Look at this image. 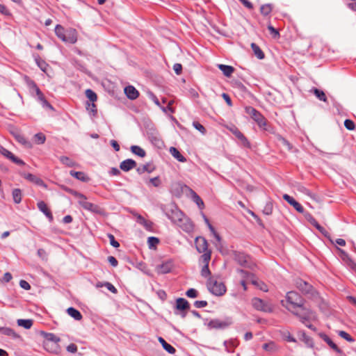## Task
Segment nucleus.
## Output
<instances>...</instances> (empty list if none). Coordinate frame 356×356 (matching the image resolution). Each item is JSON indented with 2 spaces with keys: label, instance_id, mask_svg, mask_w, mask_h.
<instances>
[{
  "label": "nucleus",
  "instance_id": "obj_37",
  "mask_svg": "<svg viewBox=\"0 0 356 356\" xmlns=\"http://www.w3.org/2000/svg\"><path fill=\"white\" fill-rule=\"evenodd\" d=\"M251 47L254 51V55L259 59H263L264 58V54L262 50L254 43H252Z\"/></svg>",
  "mask_w": 356,
  "mask_h": 356
},
{
  "label": "nucleus",
  "instance_id": "obj_55",
  "mask_svg": "<svg viewBox=\"0 0 356 356\" xmlns=\"http://www.w3.org/2000/svg\"><path fill=\"white\" fill-rule=\"evenodd\" d=\"M339 334L342 338L345 339L346 340H347L348 341H353V339L350 337V335L349 334H348L347 332H346L345 331H340L339 332Z\"/></svg>",
  "mask_w": 356,
  "mask_h": 356
},
{
  "label": "nucleus",
  "instance_id": "obj_53",
  "mask_svg": "<svg viewBox=\"0 0 356 356\" xmlns=\"http://www.w3.org/2000/svg\"><path fill=\"white\" fill-rule=\"evenodd\" d=\"M313 225L315 226V227L319 230L323 235L326 236L327 234V232L326 231V229L323 227L322 226H321L316 221H314V222L313 223Z\"/></svg>",
  "mask_w": 356,
  "mask_h": 356
},
{
  "label": "nucleus",
  "instance_id": "obj_57",
  "mask_svg": "<svg viewBox=\"0 0 356 356\" xmlns=\"http://www.w3.org/2000/svg\"><path fill=\"white\" fill-rule=\"evenodd\" d=\"M149 182L155 187H157L161 184V180L158 177L150 179Z\"/></svg>",
  "mask_w": 356,
  "mask_h": 356
},
{
  "label": "nucleus",
  "instance_id": "obj_5",
  "mask_svg": "<svg viewBox=\"0 0 356 356\" xmlns=\"http://www.w3.org/2000/svg\"><path fill=\"white\" fill-rule=\"evenodd\" d=\"M207 287L210 292L218 296L224 295L227 291L224 282L215 277H209L207 282Z\"/></svg>",
  "mask_w": 356,
  "mask_h": 356
},
{
  "label": "nucleus",
  "instance_id": "obj_7",
  "mask_svg": "<svg viewBox=\"0 0 356 356\" xmlns=\"http://www.w3.org/2000/svg\"><path fill=\"white\" fill-rule=\"evenodd\" d=\"M29 86L31 92L33 93H35L38 100H40L42 103L43 106L47 107L52 111L54 110V107L46 99L44 94L42 92V91L40 90V88L38 87V86L34 81H30L29 83Z\"/></svg>",
  "mask_w": 356,
  "mask_h": 356
},
{
  "label": "nucleus",
  "instance_id": "obj_63",
  "mask_svg": "<svg viewBox=\"0 0 356 356\" xmlns=\"http://www.w3.org/2000/svg\"><path fill=\"white\" fill-rule=\"evenodd\" d=\"M111 145L116 152H118L120 150V145L118 143L116 140H112L111 141Z\"/></svg>",
  "mask_w": 356,
  "mask_h": 356
},
{
  "label": "nucleus",
  "instance_id": "obj_1",
  "mask_svg": "<svg viewBox=\"0 0 356 356\" xmlns=\"http://www.w3.org/2000/svg\"><path fill=\"white\" fill-rule=\"evenodd\" d=\"M167 215L175 224L183 229L189 231L192 229V224L188 221L185 215L177 207L172 209L168 212Z\"/></svg>",
  "mask_w": 356,
  "mask_h": 356
},
{
  "label": "nucleus",
  "instance_id": "obj_14",
  "mask_svg": "<svg viewBox=\"0 0 356 356\" xmlns=\"http://www.w3.org/2000/svg\"><path fill=\"white\" fill-rule=\"evenodd\" d=\"M230 325L228 321H222L220 319L211 320L208 323V327L211 329H224Z\"/></svg>",
  "mask_w": 356,
  "mask_h": 356
},
{
  "label": "nucleus",
  "instance_id": "obj_9",
  "mask_svg": "<svg viewBox=\"0 0 356 356\" xmlns=\"http://www.w3.org/2000/svg\"><path fill=\"white\" fill-rule=\"evenodd\" d=\"M211 252H206L204 254H202V255L200 258V261L203 264L202 268L201 270V275L202 276L204 277H211V273L209 268V264L211 261Z\"/></svg>",
  "mask_w": 356,
  "mask_h": 356
},
{
  "label": "nucleus",
  "instance_id": "obj_30",
  "mask_svg": "<svg viewBox=\"0 0 356 356\" xmlns=\"http://www.w3.org/2000/svg\"><path fill=\"white\" fill-rule=\"evenodd\" d=\"M67 313L73 318H74L76 321H81L83 318L82 314L80 313L79 311L74 309V307H69L67 309Z\"/></svg>",
  "mask_w": 356,
  "mask_h": 356
},
{
  "label": "nucleus",
  "instance_id": "obj_23",
  "mask_svg": "<svg viewBox=\"0 0 356 356\" xmlns=\"http://www.w3.org/2000/svg\"><path fill=\"white\" fill-rule=\"evenodd\" d=\"M136 166V163L132 159H127L120 163V169L124 172H127Z\"/></svg>",
  "mask_w": 356,
  "mask_h": 356
},
{
  "label": "nucleus",
  "instance_id": "obj_34",
  "mask_svg": "<svg viewBox=\"0 0 356 356\" xmlns=\"http://www.w3.org/2000/svg\"><path fill=\"white\" fill-rule=\"evenodd\" d=\"M85 94L88 101L87 102H96L97 101V94L91 89H87L85 91Z\"/></svg>",
  "mask_w": 356,
  "mask_h": 356
},
{
  "label": "nucleus",
  "instance_id": "obj_47",
  "mask_svg": "<svg viewBox=\"0 0 356 356\" xmlns=\"http://www.w3.org/2000/svg\"><path fill=\"white\" fill-rule=\"evenodd\" d=\"M238 140L240 141L241 144L245 147H247V148H250L251 147V145H250V143L249 142V140H248V138L244 136V134H243L240 138L238 139Z\"/></svg>",
  "mask_w": 356,
  "mask_h": 356
},
{
  "label": "nucleus",
  "instance_id": "obj_41",
  "mask_svg": "<svg viewBox=\"0 0 356 356\" xmlns=\"http://www.w3.org/2000/svg\"><path fill=\"white\" fill-rule=\"evenodd\" d=\"M272 10L273 7L271 4H265L260 8L261 13L264 16L268 15L272 12Z\"/></svg>",
  "mask_w": 356,
  "mask_h": 356
},
{
  "label": "nucleus",
  "instance_id": "obj_13",
  "mask_svg": "<svg viewBox=\"0 0 356 356\" xmlns=\"http://www.w3.org/2000/svg\"><path fill=\"white\" fill-rule=\"evenodd\" d=\"M37 206L38 209L45 215L49 222H52L54 220L52 212L46 202L44 201H39Z\"/></svg>",
  "mask_w": 356,
  "mask_h": 356
},
{
  "label": "nucleus",
  "instance_id": "obj_26",
  "mask_svg": "<svg viewBox=\"0 0 356 356\" xmlns=\"http://www.w3.org/2000/svg\"><path fill=\"white\" fill-rule=\"evenodd\" d=\"M70 175L76 179L83 182H87L90 180L89 177L83 172H75L72 170L70 171Z\"/></svg>",
  "mask_w": 356,
  "mask_h": 356
},
{
  "label": "nucleus",
  "instance_id": "obj_42",
  "mask_svg": "<svg viewBox=\"0 0 356 356\" xmlns=\"http://www.w3.org/2000/svg\"><path fill=\"white\" fill-rule=\"evenodd\" d=\"M60 161L63 164H65L69 167H73V166L76 165V163L74 160L71 159L70 158H69L67 156H62L60 158Z\"/></svg>",
  "mask_w": 356,
  "mask_h": 356
},
{
  "label": "nucleus",
  "instance_id": "obj_10",
  "mask_svg": "<svg viewBox=\"0 0 356 356\" xmlns=\"http://www.w3.org/2000/svg\"><path fill=\"white\" fill-rule=\"evenodd\" d=\"M0 154L15 164L19 165H25V163L22 160L15 156L11 152L3 147H0Z\"/></svg>",
  "mask_w": 356,
  "mask_h": 356
},
{
  "label": "nucleus",
  "instance_id": "obj_21",
  "mask_svg": "<svg viewBox=\"0 0 356 356\" xmlns=\"http://www.w3.org/2000/svg\"><path fill=\"white\" fill-rule=\"evenodd\" d=\"M40 334L44 338V342H49V343H59L60 339L58 337L56 336L53 333H48L45 332L44 331H42L40 332Z\"/></svg>",
  "mask_w": 356,
  "mask_h": 356
},
{
  "label": "nucleus",
  "instance_id": "obj_25",
  "mask_svg": "<svg viewBox=\"0 0 356 356\" xmlns=\"http://www.w3.org/2000/svg\"><path fill=\"white\" fill-rule=\"evenodd\" d=\"M170 153L172 156L175 158L179 162H186V159L180 153V152L174 147H171L169 149Z\"/></svg>",
  "mask_w": 356,
  "mask_h": 356
},
{
  "label": "nucleus",
  "instance_id": "obj_64",
  "mask_svg": "<svg viewBox=\"0 0 356 356\" xmlns=\"http://www.w3.org/2000/svg\"><path fill=\"white\" fill-rule=\"evenodd\" d=\"M348 7L352 10L356 11V0L348 4Z\"/></svg>",
  "mask_w": 356,
  "mask_h": 356
},
{
  "label": "nucleus",
  "instance_id": "obj_45",
  "mask_svg": "<svg viewBox=\"0 0 356 356\" xmlns=\"http://www.w3.org/2000/svg\"><path fill=\"white\" fill-rule=\"evenodd\" d=\"M15 139L19 143L24 145H29V142L26 140V138L24 136H22L19 134H17L15 136Z\"/></svg>",
  "mask_w": 356,
  "mask_h": 356
},
{
  "label": "nucleus",
  "instance_id": "obj_61",
  "mask_svg": "<svg viewBox=\"0 0 356 356\" xmlns=\"http://www.w3.org/2000/svg\"><path fill=\"white\" fill-rule=\"evenodd\" d=\"M164 349L170 354H174L176 352L175 348L169 343L167 344Z\"/></svg>",
  "mask_w": 356,
  "mask_h": 356
},
{
  "label": "nucleus",
  "instance_id": "obj_59",
  "mask_svg": "<svg viewBox=\"0 0 356 356\" xmlns=\"http://www.w3.org/2000/svg\"><path fill=\"white\" fill-rule=\"evenodd\" d=\"M20 286L25 289V290H29L31 289L30 284L25 280H21L19 282Z\"/></svg>",
  "mask_w": 356,
  "mask_h": 356
},
{
  "label": "nucleus",
  "instance_id": "obj_31",
  "mask_svg": "<svg viewBox=\"0 0 356 356\" xmlns=\"http://www.w3.org/2000/svg\"><path fill=\"white\" fill-rule=\"evenodd\" d=\"M321 337L334 351L339 353L341 352V349L332 341V339L328 336L323 334L321 336Z\"/></svg>",
  "mask_w": 356,
  "mask_h": 356
},
{
  "label": "nucleus",
  "instance_id": "obj_3",
  "mask_svg": "<svg viewBox=\"0 0 356 356\" xmlns=\"http://www.w3.org/2000/svg\"><path fill=\"white\" fill-rule=\"evenodd\" d=\"M245 111L261 129L264 131L270 129V124L259 111L252 106H246Z\"/></svg>",
  "mask_w": 356,
  "mask_h": 356
},
{
  "label": "nucleus",
  "instance_id": "obj_50",
  "mask_svg": "<svg viewBox=\"0 0 356 356\" xmlns=\"http://www.w3.org/2000/svg\"><path fill=\"white\" fill-rule=\"evenodd\" d=\"M137 170H138V172L139 173H143V172H144L145 171H147V172H150L152 171V168H151L150 165L147 164V165H144L141 168H138Z\"/></svg>",
  "mask_w": 356,
  "mask_h": 356
},
{
  "label": "nucleus",
  "instance_id": "obj_44",
  "mask_svg": "<svg viewBox=\"0 0 356 356\" xmlns=\"http://www.w3.org/2000/svg\"><path fill=\"white\" fill-rule=\"evenodd\" d=\"M227 129L231 131L236 138L238 140L240 137L243 134L236 127L232 126L230 127H227Z\"/></svg>",
  "mask_w": 356,
  "mask_h": 356
},
{
  "label": "nucleus",
  "instance_id": "obj_52",
  "mask_svg": "<svg viewBox=\"0 0 356 356\" xmlns=\"http://www.w3.org/2000/svg\"><path fill=\"white\" fill-rule=\"evenodd\" d=\"M108 238H109V240H110V243H111V244L113 247H115V248H118V247L120 246V243H119L117 241H115V237H114V236H113V234H109L108 235Z\"/></svg>",
  "mask_w": 356,
  "mask_h": 356
},
{
  "label": "nucleus",
  "instance_id": "obj_36",
  "mask_svg": "<svg viewBox=\"0 0 356 356\" xmlns=\"http://www.w3.org/2000/svg\"><path fill=\"white\" fill-rule=\"evenodd\" d=\"M46 141V136L42 133H38L33 136V142L35 144L41 145L44 144Z\"/></svg>",
  "mask_w": 356,
  "mask_h": 356
},
{
  "label": "nucleus",
  "instance_id": "obj_11",
  "mask_svg": "<svg viewBox=\"0 0 356 356\" xmlns=\"http://www.w3.org/2000/svg\"><path fill=\"white\" fill-rule=\"evenodd\" d=\"M176 309L180 311L181 316L184 317L190 309V305L186 299L179 298L176 300Z\"/></svg>",
  "mask_w": 356,
  "mask_h": 356
},
{
  "label": "nucleus",
  "instance_id": "obj_16",
  "mask_svg": "<svg viewBox=\"0 0 356 356\" xmlns=\"http://www.w3.org/2000/svg\"><path fill=\"white\" fill-rule=\"evenodd\" d=\"M251 278V284L263 291H268V286L263 281L259 280L255 275H248Z\"/></svg>",
  "mask_w": 356,
  "mask_h": 356
},
{
  "label": "nucleus",
  "instance_id": "obj_18",
  "mask_svg": "<svg viewBox=\"0 0 356 356\" xmlns=\"http://www.w3.org/2000/svg\"><path fill=\"white\" fill-rule=\"evenodd\" d=\"M43 346L44 349L51 353L58 354L60 351L59 343H57L44 342Z\"/></svg>",
  "mask_w": 356,
  "mask_h": 356
},
{
  "label": "nucleus",
  "instance_id": "obj_15",
  "mask_svg": "<svg viewBox=\"0 0 356 356\" xmlns=\"http://www.w3.org/2000/svg\"><path fill=\"white\" fill-rule=\"evenodd\" d=\"M173 267L172 262L171 261H167L163 262L161 264L158 265L156 267V270L159 274H165L172 270Z\"/></svg>",
  "mask_w": 356,
  "mask_h": 356
},
{
  "label": "nucleus",
  "instance_id": "obj_38",
  "mask_svg": "<svg viewBox=\"0 0 356 356\" xmlns=\"http://www.w3.org/2000/svg\"><path fill=\"white\" fill-rule=\"evenodd\" d=\"M132 153L136 154L140 157H145L146 155L145 151L139 146L133 145L131 147Z\"/></svg>",
  "mask_w": 356,
  "mask_h": 356
},
{
  "label": "nucleus",
  "instance_id": "obj_4",
  "mask_svg": "<svg viewBox=\"0 0 356 356\" xmlns=\"http://www.w3.org/2000/svg\"><path fill=\"white\" fill-rule=\"evenodd\" d=\"M70 192L71 193L72 195H73L74 197L79 199V204L84 209L98 214L103 213V209L99 206L88 202L87 197L84 195L72 190H70Z\"/></svg>",
  "mask_w": 356,
  "mask_h": 356
},
{
  "label": "nucleus",
  "instance_id": "obj_12",
  "mask_svg": "<svg viewBox=\"0 0 356 356\" xmlns=\"http://www.w3.org/2000/svg\"><path fill=\"white\" fill-rule=\"evenodd\" d=\"M195 246L197 251L200 253H211V251L208 250V243L204 237L199 236L195 238Z\"/></svg>",
  "mask_w": 356,
  "mask_h": 356
},
{
  "label": "nucleus",
  "instance_id": "obj_56",
  "mask_svg": "<svg viewBox=\"0 0 356 356\" xmlns=\"http://www.w3.org/2000/svg\"><path fill=\"white\" fill-rule=\"evenodd\" d=\"M173 69L177 75H179L182 72V65L179 63H176L173 66Z\"/></svg>",
  "mask_w": 356,
  "mask_h": 356
},
{
  "label": "nucleus",
  "instance_id": "obj_2",
  "mask_svg": "<svg viewBox=\"0 0 356 356\" xmlns=\"http://www.w3.org/2000/svg\"><path fill=\"white\" fill-rule=\"evenodd\" d=\"M55 33L62 41L70 44H74L78 39V33L75 29H65L60 24L56 26Z\"/></svg>",
  "mask_w": 356,
  "mask_h": 356
},
{
  "label": "nucleus",
  "instance_id": "obj_24",
  "mask_svg": "<svg viewBox=\"0 0 356 356\" xmlns=\"http://www.w3.org/2000/svg\"><path fill=\"white\" fill-rule=\"evenodd\" d=\"M218 67L222 72L223 74L227 77H230L235 71V69L230 65L219 64L218 65Z\"/></svg>",
  "mask_w": 356,
  "mask_h": 356
},
{
  "label": "nucleus",
  "instance_id": "obj_46",
  "mask_svg": "<svg viewBox=\"0 0 356 356\" xmlns=\"http://www.w3.org/2000/svg\"><path fill=\"white\" fill-rule=\"evenodd\" d=\"M268 29L269 30L270 34L272 35L273 38H280V33L278 29H275L272 25L269 24L268 26Z\"/></svg>",
  "mask_w": 356,
  "mask_h": 356
},
{
  "label": "nucleus",
  "instance_id": "obj_39",
  "mask_svg": "<svg viewBox=\"0 0 356 356\" xmlns=\"http://www.w3.org/2000/svg\"><path fill=\"white\" fill-rule=\"evenodd\" d=\"M159 242V239L154 236L149 237L147 240L149 248L154 250L156 249Z\"/></svg>",
  "mask_w": 356,
  "mask_h": 356
},
{
  "label": "nucleus",
  "instance_id": "obj_6",
  "mask_svg": "<svg viewBox=\"0 0 356 356\" xmlns=\"http://www.w3.org/2000/svg\"><path fill=\"white\" fill-rule=\"evenodd\" d=\"M304 302L302 297L295 291H290L287 293L286 305H284L289 310L301 309Z\"/></svg>",
  "mask_w": 356,
  "mask_h": 356
},
{
  "label": "nucleus",
  "instance_id": "obj_29",
  "mask_svg": "<svg viewBox=\"0 0 356 356\" xmlns=\"http://www.w3.org/2000/svg\"><path fill=\"white\" fill-rule=\"evenodd\" d=\"M263 349L268 353H273L277 350L278 346L274 341H268L262 346Z\"/></svg>",
  "mask_w": 356,
  "mask_h": 356
},
{
  "label": "nucleus",
  "instance_id": "obj_35",
  "mask_svg": "<svg viewBox=\"0 0 356 356\" xmlns=\"http://www.w3.org/2000/svg\"><path fill=\"white\" fill-rule=\"evenodd\" d=\"M191 193L193 200L198 205V207L200 209L204 208V202L202 201L201 197L193 191H191Z\"/></svg>",
  "mask_w": 356,
  "mask_h": 356
},
{
  "label": "nucleus",
  "instance_id": "obj_60",
  "mask_svg": "<svg viewBox=\"0 0 356 356\" xmlns=\"http://www.w3.org/2000/svg\"><path fill=\"white\" fill-rule=\"evenodd\" d=\"M222 97L225 99V101L226 102V103L227 104L228 106H232V99L227 94L222 93Z\"/></svg>",
  "mask_w": 356,
  "mask_h": 356
},
{
  "label": "nucleus",
  "instance_id": "obj_28",
  "mask_svg": "<svg viewBox=\"0 0 356 356\" xmlns=\"http://www.w3.org/2000/svg\"><path fill=\"white\" fill-rule=\"evenodd\" d=\"M175 98L174 97H171V98L168 102L167 106L163 108V111L165 113L169 112L170 113H174L175 112Z\"/></svg>",
  "mask_w": 356,
  "mask_h": 356
},
{
  "label": "nucleus",
  "instance_id": "obj_19",
  "mask_svg": "<svg viewBox=\"0 0 356 356\" xmlns=\"http://www.w3.org/2000/svg\"><path fill=\"white\" fill-rule=\"evenodd\" d=\"M124 93L131 100L137 99L139 96V92L132 86L125 87Z\"/></svg>",
  "mask_w": 356,
  "mask_h": 356
},
{
  "label": "nucleus",
  "instance_id": "obj_58",
  "mask_svg": "<svg viewBox=\"0 0 356 356\" xmlns=\"http://www.w3.org/2000/svg\"><path fill=\"white\" fill-rule=\"evenodd\" d=\"M67 350L70 353H75L77 351V346L74 343H70L69 346H67Z\"/></svg>",
  "mask_w": 356,
  "mask_h": 356
},
{
  "label": "nucleus",
  "instance_id": "obj_49",
  "mask_svg": "<svg viewBox=\"0 0 356 356\" xmlns=\"http://www.w3.org/2000/svg\"><path fill=\"white\" fill-rule=\"evenodd\" d=\"M344 126L348 130H354L355 129V123L351 120H346L344 122Z\"/></svg>",
  "mask_w": 356,
  "mask_h": 356
},
{
  "label": "nucleus",
  "instance_id": "obj_20",
  "mask_svg": "<svg viewBox=\"0 0 356 356\" xmlns=\"http://www.w3.org/2000/svg\"><path fill=\"white\" fill-rule=\"evenodd\" d=\"M24 177L26 179L35 184L36 185L43 186L44 188L47 187V185L45 184V183L40 178L36 177L34 175H32L31 173L24 174Z\"/></svg>",
  "mask_w": 356,
  "mask_h": 356
},
{
  "label": "nucleus",
  "instance_id": "obj_17",
  "mask_svg": "<svg viewBox=\"0 0 356 356\" xmlns=\"http://www.w3.org/2000/svg\"><path fill=\"white\" fill-rule=\"evenodd\" d=\"M283 198L289 204L292 205L297 211H298L299 213H303L304 209H303L302 206L299 202L296 201L292 197H291L290 195H289L287 194H284L283 195Z\"/></svg>",
  "mask_w": 356,
  "mask_h": 356
},
{
  "label": "nucleus",
  "instance_id": "obj_62",
  "mask_svg": "<svg viewBox=\"0 0 356 356\" xmlns=\"http://www.w3.org/2000/svg\"><path fill=\"white\" fill-rule=\"evenodd\" d=\"M108 260L113 266H116L118 264V260L113 256L108 257Z\"/></svg>",
  "mask_w": 356,
  "mask_h": 356
},
{
  "label": "nucleus",
  "instance_id": "obj_27",
  "mask_svg": "<svg viewBox=\"0 0 356 356\" xmlns=\"http://www.w3.org/2000/svg\"><path fill=\"white\" fill-rule=\"evenodd\" d=\"M239 342L237 339H230L225 342V346L229 353H233L236 347L238 346Z\"/></svg>",
  "mask_w": 356,
  "mask_h": 356
},
{
  "label": "nucleus",
  "instance_id": "obj_32",
  "mask_svg": "<svg viewBox=\"0 0 356 356\" xmlns=\"http://www.w3.org/2000/svg\"><path fill=\"white\" fill-rule=\"evenodd\" d=\"M17 325L23 327L26 329H30L33 325V321L31 319H18L17 321Z\"/></svg>",
  "mask_w": 356,
  "mask_h": 356
},
{
  "label": "nucleus",
  "instance_id": "obj_43",
  "mask_svg": "<svg viewBox=\"0 0 356 356\" xmlns=\"http://www.w3.org/2000/svg\"><path fill=\"white\" fill-rule=\"evenodd\" d=\"M313 92L320 100L327 102L326 95L323 90H318L317 88H314Z\"/></svg>",
  "mask_w": 356,
  "mask_h": 356
},
{
  "label": "nucleus",
  "instance_id": "obj_40",
  "mask_svg": "<svg viewBox=\"0 0 356 356\" xmlns=\"http://www.w3.org/2000/svg\"><path fill=\"white\" fill-rule=\"evenodd\" d=\"M22 191L19 188H15L13 191V197L15 203H19L22 201Z\"/></svg>",
  "mask_w": 356,
  "mask_h": 356
},
{
  "label": "nucleus",
  "instance_id": "obj_48",
  "mask_svg": "<svg viewBox=\"0 0 356 356\" xmlns=\"http://www.w3.org/2000/svg\"><path fill=\"white\" fill-rule=\"evenodd\" d=\"M194 127L200 131L202 134H206L207 131L205 127L197 121H194L193 123Z\"/></svg>",
  "mask_w": 356,
  "mask_h": 356
},
{
  "label": "nucleus",
  "instance_id": "obj_51",
  "mask_svg": "<svg viewBox=\"0 0 356 356\" xmlns=\"http://www.w3.org/2000/svg\"><path fill=\"white\" fill-rule=\"evenodd\" d=\"M104 286L108 289L113 293L116 294L118 293L117 289L111 283L105 282Z\"/></svg>",
  "mask_w": 356,
  "mask_h": 356
},
{
  "label": "nucleus",
  "instance_id": "obj_8",
  "mask_svg": "<svg viewBox=\"0 0 356 356\" xmlns=\"http://www.w3.org/2000/svg\"><path fill=\"white\" fill-rule=\"evenodd\" d=\"M252 306L257 310L264 312H272L274 307L268 301H264L259 298H254L252 300Z\"/></svg>",
  "mask_w": 356,
  "mask_h": 356
},
{
  "label": "nucleus",
  "instance_id": "obj_22",
  "mask_svg": "<svg viewBox=\"0 0 356 356\" xmlns=\"http://www.w3.org/2000/svg\"><path fill=\"white\" fill-rule=\"evenodd\" d=\"M242 280L241 281V284L243 286L244 291L247 290V284L251 283V278L248 277V275H254L248 271L241 270L240 272Z\"/></svg>",
  "mask_w": 356,
  "mask_h": 356
},
{
  "label": "nucleus",
  "instance_id": "obj_33",
  "mask_svg": "<svg viewBox=\"0 0 356 356\" xmlns=\"http://www.w3.org/2000/svg\"><path fill=\"white\" fill-rule=\"evenodd\" d=\"M87 111L91 114L92 116H95L97 114V108L96 105V102H86V104Z\"/></svg>",
  "mask_w": 356,
  "mask_h": 356
},
{
  "label": "nucleus",
  "instance_id": "obj_54",
  "mask_svg": "<svg viewBox=\"0 0 356 356\" xmlns=\"http://www.w3.org/2000/svg\"><path fill=\"white\" fill-rule=\"evenodd\" d=\"M186 296L189 298H196L197 296V291L194 289H190L186 291Z\"/></svg>",
  "mask_w": 356,
  "mask_h": 356
}]
</instances>
